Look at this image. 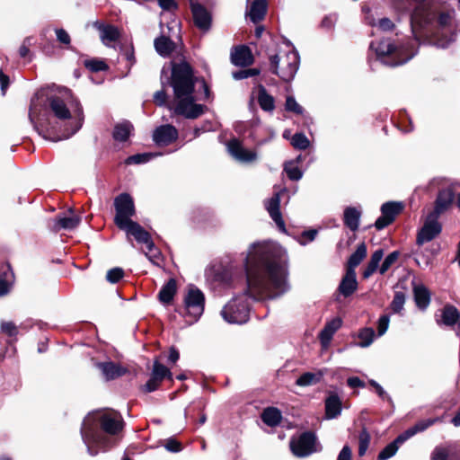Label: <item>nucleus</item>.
<instances>
[{
	"instance_id": "f257e3e1",
	"label": "nucleus",
	"mask_w": 460,
	"mask_h": 460,
	"mask_svg": "<svg viewBox=\"0 0 460 460\" xmlns=\"http://www.w3.org/2000/svg\"><path fill=\"white\" fill-rule=\"evenodd\" d=\"M243 256L246 274V293L232 298L221 310L223 319L234 324L249 320V298L275 299L290 289L288 283V254L277 243H254Z\"/></svg>"
},
{
	"instance_id": "f03ea898",
	"label": "nucleus",
	"mask_w": 460,
	"mask_h": 460,
	"mask_svg": "<svg viewBox=\"0 0 460 460\" xmlns=\"http://www.w3.org/2000/svg\"><path fill=\"white\" fill-rule=\"evenodd\" d=\"M84 119L82 105L67 88L49 96L41 89L31 100L29 119L45 139L69 138L82 128Z\"/></svg>"
},
{
	"instance_id": "7ed1b4c3",
	"label": "nucleus",
	"mask_w": 460,
	"mask_h": 460,
	"mask_svg": "<svg viewBox=\"0 0 460 460\" xmlns=\"http://www.w3.org/2000/svg\"><path fill=\"white\" fill-rule=\"evenodd\" d=\"M164 78L167 79L168 84L173 91L172 110L174 114L194 119L204 113L206 106L197 103L195 84L198 78L194 75L193 69L188 62L173 60L167 66H164L161 71L163 85Z\"/></svg>"
},
{
	"instance_id": "20e7f679",
	"label": "nucleus",
	"mask_w": 460,
	"mask_h": 460,
	"mask_svg": "<svg viewBox=\"0 0 460 460\" xmlns=\"http://www.w3.org/2000/svg\"><path fill=\"white\" fill-rule=\"evenodd\" d=\"M98 425L108 435H116L123 428L121 416L117 412H96L86 416L81 427V436L90 456H96L100 450L106 451L113 439L103 435Z\"/></svg>"
},
{
	"instance_id": "39448f33",
	"label": "nucleus",
	"mask_w": 460,
	"mask_h": 460,
	"mask_svg": "<svg viewBox=\"0 0 460 460\" xmlns=\"http://www.w3.org/2000/svg\"><path fill=\"white\" fill-rule=\"evenodd\" d=\"M369 48L381 63L390 66L403 65L417 54L412 44L396 46L390 39L372 41Z\"/></svg>"
},
{
	"instance_id": "423d86ee",
	"label": "nucleus",
	"mask_w": 460,
	"mask_h": 460,
	"mask_svg": "<svg viewBox=\"0 0 460 460\" xmlns=\"http://www.w3.org/2000/svg\"><path fill=\"white\" fill-rule=\"evenodd\" d=\"M454 12L441 13L438 19V31L428 39V43L437 48L446 49L455 41L456 34L460 31L458 24L453 17Z\"/></svg>"
},
{
	"instance_id": "0eeeda50",
	"label": "nucleus",
	"mask_w": 460,
	"mask_h": 460,
	"mask_svg": "<svg viewBox=\"0 0 460 460\" xmlns=\"http://www.w3.org/2000/svg\"><path fill=\"white\" fill-rule=\"evenodd\" d=\"M300 58L296 49L288 50L285 55L276 54L270 57L271 73L279 76L283 81L294 79L298 67Z\"/></svg>"
},
{
	"instance_id": "6e6552de",
	"label": "nucleus",
	"mask_w": 460,
	"mask_h": 460,
	"mask_svg": "<svg viewBox=\"0 0 460 460\" xmlns=\"http://www.w3.org/2000/svg\"><path fill=\"white\" fill-rule=\"evenodd\" d=\"M185 316L190 318L191 323L197 322L204 313L205 295L197 287L191 285L183 298Z\"/></svg>"
},
{
	"instance_id": "1a4fd4ad",
	"label": "nucleus",
	"mask_w": 460,
	"mask_h": 460,
	"mask_svg": "<svg viewBox=\"0 0 460 460\" xmlns=\"http://www.w3.org/2000/svg\"><path fill=\"white\" fill-rule=\"evenodd\" d=\"M116 215L114 222L119 228L126 227L133 222L131 217L135 215V205L133 199L128 193H121L114 199Z\"/></svg>"
},
{
	"instance_id": "9d476101",
	"label": "nucleus",
	"mask_w": 460,
	"mask_h": 460,
	"mask_svg": "<svg viewBox=\"0 0 460 460\" xmlns=\"http://www.w3.org/2000/svg\"><path fill=\"white\" fill-rule=\"evenodd\" d=\"M290 449L297 457H306L316 452V437L312 432H304L290 440Z\"/></svg>"
},
{
	"instance_id": "9b49d317",
	"label": "nucleus",
	"mask_w": 460,
	"mask_h": 460,
	"mask_svg": "<svg viewBox=\"0 0 460 460\" xmlns=\"http://www.w3.org/2000/svg\"><path fill=\"white\" fill-rule=\"evenodd\" d=\"M438 217L429 214L424 221L422 227L417 234L416 243L418 245H423L435 239L442 231V226Z\"/></svg>"
},
{
	"instance_id": "f8f14e48",
	"label": "nucleus",
	"mask_w": 460,
	"mask_h": 460,
	"mask_svg": "<svg viewBox=\"0 0 460 460\" xmlns=\"http://www.w3.org/2000/svg\"><path fill=\"white\" fill-rule=\"evenodd\" d=\"M403 208V205L401 202L388 201L381 206L380 216L375 222V227L377 230H382L392 224L396 216L401 213Z\"/></svg>"
},
{
	"instance_id": "ddd939ff",
	"label": "nucleus",
	"mask_w": 460,
	"mask_h": 460,
	"mask_svg": "<svg viewBox=\"0 0 460 460\" xmlns=\"http://www.w3.org/2000/svg\"><path fill=\"white\" fill-rule=\"evenodd\" d=\"M226 147L231 156L239 163L250 164L257 160L256 151L245 148L236 138L228 141Z\"/></svg>"
},
{
	"instance_id": "4468645a",
	"label": "nucleus",
	"mask_w": 460,
	"mask_h": 460,
	"mask_svg": "<svg viewBox=\"0 0 460 460\" xmlns=\"http://www.w3.org/2000/svg\"><path fill=\"white\" fill-rule=\"evenodd\" d=\"M178 130L170 124L161 125L153 132V141L159 146H166L176 141L178 138Z\"/></svg>"
},
{
	"instance_id": "2eb2a0df",
	"label": "nucleus",
	"mask_w": 460,
	"mask_h": 460,
	"mask_svg": "<svg viewBox=\"0 0 460 460\" xmlns=\"http://www.w3.org/2000/svg\"><path fill=\"white\" fill-rule=\"evenodd\" d=\"M190 3L195 25L202 31H208L211 25L210 13L196 0H190Z\"/></svg>"
},
{
	"instance_id": "dca6fc26",
	"label": "nucleus",
	"mask_w": 460,
	"mask_h": 460,
	"mask_svg": "<svg viewBox=\"0 0 460 460\" xmlns=\"http://www.w3.org/2000/svg\"><path fill=\"white\" fill-rule=\"evenodd\" d=\"M454 198L455 194L451 188H446L439 190L435 201L434 209L430 214L439 217L441 214L446 212L451 207Z\"/></svg>"
},
{
	"instance_id": "f3484780",
	"label": "nucleus",
	"mask_w": 460,
	"mask_h": 460,
	"mask_svg": "<svg viewBox=\"0 0 460 460\" xmlns=\"http://www.w3.org/2000/svg\"><path fill=\"white\" fill-rule=\"evenodd\" d=\"M231 62L236 66H249L253 61V55L249 47L241 45L234 47L231 51Z\"/></svg>"
},
{
	"instance_id": "a211bd4d",
	"label": "nucleus",
	"mask_w": 460,
	"mask_h": 460,
	"mask_svg": "<svg viewBox=\"0 0 460 460\" xmlns=\"http://www.w3.org/2000/svg\"><path fill=\"white\" fill-rule=\"evenodd\" d=\"M280 193H275L270 199L267 200L265 206L269 212L271 219L275 222L279 229L282 232H286L285 223L282 218L280 210Z\"/></svg>"
},
{
	"instance_id": "6ab92c4d",
	"label": "nucleus",
	"mask_w": 460,
	"mask_h": 460,
	"mask_svg": "<svg viewBox=\"0 0 460 460\" xmlns=\"http://www.w3.org/2000/svg\"><path fill=\"white\" fill-rule=\"evenodd\" d=\"M81 222L79 216L69 214V215H59L53 219L51 229L54 232H59L60 230H73L78 226Z\"/></svg>"
},
{
	"instance_id": "aec40b11",
	"label": "nucleus",
	"mask_w": 460,
	"mask_h": 460,
	"mask_svg": "<svg viewBox=\"0 0 460 460\" xmlns=\"http://www.w3.org/2000/svg\"><path fill=\"white\" fill-rule=\"evenodd\" d=\"M95 366L108 381L116 379L127 373V368L112 361L98 362Z\"/></svg>"
},
{
	"instance_id": "412c9836",
	"label": "nucleus",
	"mask_w": 460,
	"mask_h": 460,
	"mask_svg": "<svg viewBox=\"0 0 460 460\" xmlns=\"http://www.w3.org/2000/svg\"><path fill=\"white\" fill-rule=\"evenodd\" d=\"M427 4H420L416 6L411 15V24L412 28V32L415 36V41H419L418 36L415 32V26H422L426 24L430 20V14L427 9Z\"/></svg>"
},
{
	"instance_id": "4be33fe9",
	"label": "nucleus",
	"mask_w": 460,
	"mask_h": 460,
	"mask_svg": "<svg viewBox=\"0 0 460 460\" xmlns=\"http://www.w3.org/2000/svg\"><path fill=\"white\" fill-rule=\"evenodd\" d=\"M125 231L128 235H131L138 243L146 244L152 242L151 236L138 223L133 221L127 225L126 227L120 228Z\"/></svg>"
},
{
	"instance_id": "5701e85b",
	"label": "nucleus",
	"mask_w": 460,
	"mask_h": 460,
	"mask_svg": "<svg viewBox=\"0 0 460 460\" xmlns=\"http://www.w3.org/2000/svg\"><path fill=\"white\" fill-rule=\"evenodd\" d=\"M358 288V281L356 272L352 270H347L345 276L342 278L338 290L345 297L351 296Z\"/></svg>"
},
{
	"instance_id": "b1692460",
	"label": "nucleus",
	"mask_w": 460,
	"mask_h": 460,
	"mask_svg": "<svg viewBox=\"0 0 460 460\" xmlns=\"http://www.w3.org/2000/svg\"><path fill=\"white\" fill-rule=\"evenodd\" d=\"M341 325L342 320L340 317H335L327 322L319 335L322 344L324 346L328 345L334 333L341 327Z\"/></svg>"
},
{
	"instance_id": "393cba45",
	"label": "nucleus",
	"mask_w": 460,
	"mask_h": 460,
	"mask_svg": "<svg viewBox=\"0 0 460 460\" xmlns=\"http://www.w3.org/2000/svg\"><path fill=\"white\" fill-rule=\"evenodd\" d=\"M361 210L355 207H347L343 213V223L351 231H357L359 226Z\"/></svg>"
},
{
	"instance_id": "a878e982",
	"label": "nucleus",
	"mask_w": 460,
	"mask_h": 460,
	"mask_svg": "<svg viewBox=\"0 0 460 460\" xmlns=\"http://www.w3.org/2000/svg\"><path fill=\"white\" fill-rule=\"evenodd\" d=\"M14 281V275L9 264L4 266L0 272V297L7 295Z\"/></svg>"
},
{
	"instance_id": "bb28decb",
	"label": "nucleus",
	"mask_w": 460,
	"mask_h": 460,
	"mask_svg": "<svg viewBox=\"0 0 460 460\" xmlns=\"http://www.w3.org/2000/svg\"><path fill=\"white\" fill-rule=\"evenodd\" d=\"M177 292V283L174 279H170L166 283L163 285L159 293L158 298L164 305H169Z\"/></svg>"
},
{
	"instance_id": "cd10ccee",
	"label": "nucleus",
	"mask_w": 460,
	"mask_h": 460,
	"mask_svg": "<svg viewBox=\"0 0 460 460\" xmlns=\"http://www.w3.org/2000/svg\"><path fill=\"white\" fill-rule=\"evenodd\" d=\"M341 412V401L337 394H331L325 400V416L332 420L337 418Z\"/></svg>"
},
{
	"instance_id": "c85d7f7f",
	"label": "nucleus",
	"mask_w": 460,
	"mask_h": 460,
	"mask_svg": "<svg viewBox=\"0 0 460 460\" xmlns=\"http://www.w3.org/2000/svg\"><path fill=\"white\" fill-rule=\"evenodd\" d=\"M257 102L261 109L267 112H272L275 109V99L267 93L262 84L258 85Z\"/></svg>"
},
{
	"instance_id": "c756f323",
	"label": "nucleus",
	"mask_w": 460,
	"mask_h": 460,
	"mask_svg": "<svg viewBox=\"0 0 460 460\" xmlns=\"http://www.w3.org/2000/svg\"><path fill=\"white\" fill-rule=\"evenodd\" d=\"M266 12H267V1L266 0H253L251 4L248 15H249L250 20L253 23H257L264 18Z\"/></svg>"
},
{
	"instance_id": "7c9ffc66",
	"label": "nucleus",
	"mask_w": 460,
	"mask_h": 460,
	"mask_svg": "<svg viewBox=\"0 0 460 460\" xmlns=\"http://www.w3.org/2000/svg\"><path fill=\"white\" fill-rule=\"evenodd\" d=\"M460 314L458 310L450 305H446L441 313V320H437L438 324L443 323L446 326H453L458 323Z\"/></svg>"
},
{
	"instance_id": "2f4dec72",
	"label": "nucleus",
	"mask_w": 460,
	"mask_h": 460,
	"mask_svg": "<svg viewBox=\"0 0 460 460\" xmlns=\"http://www.w3.org/2000/svg\"><path fill=\"white\" fill-rule=\"evenodd\" d=\"M416 305L425 310L430 303V293L423 285L415 286L413 288Z\"/></svg>"
},
{
	"instance_id": "473e14b6",
	"label": "nucleus",
	"mask_w": 460,
	"mask_h": 460,
	"mask_svg": "<svg viewBox=\"0 0 460 460\" xmlns=\"http://www.w3.org/2000/svg\"><path fill=\"white\" fill-rule=\"evenodd\" d=\"M406 440L400 434L394 441L389 443L387 446L385 447L384 449L380 451L378 454L377 459L378 460H387L394 456L396 452L399 449V447L403 444Z\"/></svg>"
},
{
	"instance_id": "72a5a7b5",
	"label": "nucleus",
	"mask_w": 460,
	"mask_h": 460,
	"mask_svg": "<svg viewBox=\"0 0 460 460\" xmlns=\"http://www.w3.org/2000/svg\"><path fill=\"white\" fill-rule=\"evenodd\" d=\"M383 257V249H377L372 253L370 260L362 274L364 279H368L377 270L379 263L382 261Z\"/></svg>"
},
{
	"instance_id": "f704fd0d",
	"label": "nucleus",
	"mask_w": 460,
	"mask_h": 460,
	"mask_svg": "<svg viewBox=\"0 0 460 460\" xmlns=\"http://www.w3.org/2000/svg\"><path fill=\"white\" fill-rule=\"evenodd\" d=\"M437 421V419H428V420H421L418 421L415 425L406 429L404 432L402 433V436L404 438L405 440H408L414 435H416L419 432H422L426 430L429 427L433 425Z\"/></svg>"
},
{
	"instance_id": "c9c22d12",
	"label": "nucleus",
	"mask_w": 460,
	"mask_h": 460,
	"mask_svg": "<svg viewBox=\"0 0 460 460\" xmlns=\"http://www.w3.org/2000/svg\"><path fill=\"white\" fill-rule=\"evenodd\" d=\"M367 245L365 243H361L358 245L356 251L349 256L348 260V269L355 270V268L358 267L361 261L367 256Z\"/></svg>"
},
{
	"instance_id": "e433bc0d",
	"label": "nucleus",
	"mask_w": 460,
	"mask_h": 460,
	"mask_svg": "<svg viewBox=\"0 0 460 460\" xmlns=\"http://www.w3.org/2000/svg\"><path fill=\"white\" fill-rule=\"evenodd\" d=\"M133 130V126L128 121H123L117 124L113 130V138L116 141L125 142L129 137Z\"/></svg>"
},
{
	"instance_id": "4c0bfd02",
	"label": "nucleus",
	"mask_w": 460,
	"mask_h": 460,
	"mask_svg": "<svg viewBox=\"0 0 460 460\" xmlns=\"http://www.w3.org/2000/svg\"><path fill=\"white\" fill-rule=\"evenodd\" d=\"M154 44L157 53L163 57L169 56L174 49L173 41L165 36L155 39Z\"/></svg>"
},
{
	"instance_id": "58836bf2",
	"label": "nucleus",
	"mask_w": 460,
	"mask_h": 460,
	"mask_svg": "<svg viewBox=\"0 0 460 460\" xmlns=\"http://www.w3.org/2000/svg\"><path fill=\"white\" fill-rule=\"evenodd\" d=\"M281 418V412L274 407L266 408L261 413L262 421L270 427H276L279 425Z\"/></svg>"
},
{
	"instance_id": "ea45409f",
	"label": "nucleus",
	"mask_w": 460,
	"mask_h": 460,
	"mask_svg": "<svg viewBox=\"0 0 460 460\" xmlns=\"http://www.w3.org/2000/svg\"><path fill=\"white\" fill-rule=\"evenodd\" d=\"M323 376V373L322 371H318L316 373L305 372L296 379V385L298 386H309L315 385L321 381Z\"/></svg>"
},
{
	"instance_id": "a19ab883",
	"label": "nucleus",
	"mask_w": 460,
	"mask_h": 460,
	"mask_svg": "<svg viewBox=\"0 0 460 460\" xmlns=\"http://www.w3.org/2000/svg\"><path fill=\"white\" fill-rule=\"evenodd\" d=\"M358 338L360 340V341L357 345L360 348H367L374 341L375 331L370 327L363 328L359 331Z\"/></svg>"
},
{
	"instance_id": "79ce46f5",
	"label": "nucleus",
	"mask_w": 460,
	"mask_h": 460,
	"mask_svg": "<svg viewBox=\"0 0 460 460\" xmlns=\"http://www.w3.org/2000/svg\"><path fill=\"white\" fill-rule=\"evenodd\" d=\"M153 376H156L157 378L161 379L162 381L167 377L168 379H172V375L168 367H166L164 365L161 364L159 360L156 358L154 361L152 373Z\"/></svg>"
},
{
	"instance_id": "37998d69",
	"label": "nucleus",
	"mask_w": 460,
	"mask_h": 460,
	"mask_svg": "<svg viewBox=\"0 0 460 460\" xmlns=\"http://www.w3.org/2000/svg\"><path fill=\"white\" fill-rule=\"evenodd\" d=\"M119 36V33L117 28L112 25H108L101 33L100 38L103 44L109 45V43L116 41Z\"/></svg>"
},
{
	"instance_id": "c03bdc74",
	"label": "nucleus",
	"mask_w": 460,
	"mask_h": 460,
	"mask_svg": "<svg viewBox=\"0 0 460 460\" xmlns=\"http://www.w3.org/2000/svg\"><path fill=\"white\" fill-rule=\"evenodd\" d=\"M284 171L291 181H299L303 177V172L295 164V161L285 163Z\"/></svg>"
},
{
	"instance_id": "a18cd8bd",
	"label": "nucleus",
	"mask_w": 460,
	"mask_h": 460,
	"mask_svg": "<svg viewBox=\"0 0 460 460\" xmlns=\"http://www.w3.org/2000/svg\"><path fill=\"white\" fill-rule=\"evenodd\" d=\"M146 247L147 252H146L145 254L148 260L155 265H160L163 261L162 254L159 249L155 246L154 242L152 241Z\"/></svg>"
},
{
	"instance_id": "49530a36",
	"label": "nucleus",
	"mask_w": 460,
	"mask_h": 460,
	"mask_svg": "<svg viewBox=\"0 0 460 460\" xmlns=\"http://www.w3.org/2000/svg\"><path fill=\"white\" fill-rule=\"evenodd\" d=\"M160 154H153V153H143L137 154L131 156H128L126 159L127 164H141L149 162L152 158L156 157Z\"/></svg>"
},
{
	"instance_id": "de8ad7c7",
	"label": "nucleus",
	"mask_w": 460,
	"mask_h": 460,
	"mask_svg": "<svg viewBox=\"0 0 460 460\" xmlns=\"http://www.w3.org/2000/svg\"><path fill=\"white\" fill-rule=\"evenodd\" d=\"M291 145L299 150H305L310 146L308 137L304 133H295L291 138Z\"/></svg>"
},
{
	"instance_id": "09e8293b",
	"label": "nucleus",
	"mask_w": 460,
	"mask_h": 460,
	"mask_svg": "<svg viewBox=\"0 0 460 460\" xmlns=\"http://www.w3.org/2000/svg\"><path fill=\"white\" fill-rule=\"evenodd\" d=\"M370 434L366 428H363L358 436V455L364 456L370 443Z\"/></svg>"
},
{
	"instance_id": "8fccbe9b",
	"label": "nucleus",
	"mask_w": 460,
	"mask_h": 460,
	"mask_svg": "<svg viewBox=\"0 0 460 460\" xmlns=\"http://www.w3.org/2000/svg\"><path fill=\"white\" fill-rule=\"evenodd\" d=\"M400 252L394 251L389 253L384 260L383 263L379 268V272L381 275H384L399 259Z\"/></svg>"
},
{
	"instance_id": "3c124183",
	"label": "nucleus",
	"mask_w": 460,
	"mask_h": 460,
	"mask_svg": "<svg viewBox=\"0 0 460 460\" xmlns=\"http://www.w3.org/2000/svg\"><path fill=\"white\" fill-rule=\"evenodd\" d=\"M404 304L405 294L402 291H396L390 305L391 310L393 313L398 314L403 309Z\"/></svg>"
},
{
	"instance_id": "603ef678",
	"label": "nucleus",
	"mask_w": 460,
	"mask_h": 460,
	"mask_svg": "<svg viewBox=\"0 0 460 460\" xmlns=\"http://www.w3.org/2000/svg\"><path fill=\"white\" fill-rule=\"evenodd\" d=\"M215 279L222 284H228L232 279V273L226 267H218L216 270Z\"/></svg>"
},
{
	"instance_id": "864d4df0",
	"label": "nucleus",
	"mask_w": 460,
	"mask_h": 460,
	"mask_svg": "<svg viewBox=\"0 0 460 460\" xmlns=\"http://www.w3.org/2000/svg\"><path fill=\"white\" fill-rule=\"evenodd\" d=\"M261 73L260 69L258 68H247L239 70L233 73V78L234 80H243L246 79L248 77L256 76Z\"/></svg>"
},
{
	"instance_id": "5fc2aeb1",
	"label": "nucleus",
	"mask_w": 460,
	"mask_h": 460,
	"mask_svg": "<svg viewBox=\"0 0 460 460\" xmlns=\"http://www.w3.org/2000/svg\"><path fill=\"white\" fill-rule=\"evenodd\" d=\"M123 276L124 270L119 267H116L108 270L106 274V279L110 283L115 284L119 282L123 278Z\"/></svg>"
},
{
	"instance_id": "6e6d98bb",
	"label": "nucleus",
	"mask_w": 460,
	"mask_h": 460,
	"mask_svg": "<svg viewBox=\"0 0 460 460\" xmlns=\"http://www.w3.org/2000/svg\"><path fill=\"white\" fill-rule=\"evenodd\" d=\"M84 66L93 72L104 71L107 69V65L103 61L94 58L85 60Z\"/></svg>"
},
{
	"instance_id": "4d7b16f0",
	"label": "nucleus",
	"mask_w": 460,
	"mask_h": 460,
	"mask_svg": "<svg viewBox=\"0 0 460 460\" xmlns=\"http://www.w3.org/2000/svg\"><path fill=\"white\" fill-rule=\"evenodd\" d=\"M285 108L288 111H292L296 114L303 113V108L297 103V102L293 96L287 97Z\"/></svg>"
},
{
	"instance_id": "13d9d810",
	"label": "nucleus",
	"mask_w": 460,
	"mask_h": 460,
	"mask_svg": "<svg viewBox=\"0 0 460 460\" xmlns=\"http://www.w3.org/2000/svg\"><path fill=\"white\" fill-rule=\"evenodd\" d=\"M0 327L1 331L9 337H16L18 334V328L13 322H2Z\"/></svg>"
},
{
	"instance_id": "bf43d9fd",
	"label": "nucleus",
	"mask_w": 460,
	"mask_h": 460,
	"mask_svg": "<svg viewBox=\"0 0 460 460\" xmlns=\"http://www.w3.org/2000/svg\"><path fill=\"white\" fill-rule=\"evenodd\" d=\"M162 380L157 378L156 376H153L151 374V377L148 379V381L146 383V385L143 386V391L146 393H151L158 389L160 386Z\"/></svg>"
},
{
	"instance_id": "052dcab7",
	"label": "nucleus",
	"mask_w": 460,
	"mask_h": 460,
	"mask_svg": "<svg viewBox=\"0 0 460 460\" xmlns=\"http://www.w3.org/2000/svg\"><path fill=\"white\" fill-rule=\"evenodd\" d=\"M389 323L390 316L388 314H384L380 316L377 322L378 336H383L386 332L389 327Z\"/></svg>"
},
{
	"instance_id": "680f3d73",
	"label": "nucleus",
	"mask_w": 460,
	"mask_h": 460,
	"mask_svg": "<svg viewBox=\"0 0 460 460\" xmlns=\"http://www.w3.org/2000/svg\"><path fill=\"white\" fill-rule=\"evenodd\" d=\"M338 21V15L336 13H330L323 19L321 26L325 30L333 29L334 25Z\"/></svg>"
},
{
	"instance_id": "e2e57ef3",
	"label": "nucleus",
	"mask_w": 460,
	"mask_h": 460,
	"mask_svg": "<svg viewBox=\"0 0 460 460\" xmlns=\"http://www.w3.org/2000/svg\"><path fill=\"white\" fill-rule=\"evenodd\" d=\"M164 447L167 451L172 453H178L182 450L181 444L175 438H169L165 441Z\"/></svg>"
},
{
	"instance_id": "0e129e2a",
	"label": "nucleus",
	"mask_w": 460,
	"mask_h": 460,
	"mask_svg": "<svg viewBox=\"0 0 460 460\" xmlns=\"http://www.w3.org/2000/svg\"><path fill=\"white\" fill-rule=\"evenodd\" d=\"M317 235V231L314 229L304 231L300 236L299 243L306 245L308 243L314 241Z\"/></svg>"
},
{
	"instance_id": "69168bd1",
	"label": "nucleus",
	"mask_w": 460,
	"mask_h": 460,
	"mask_svg": "<svg viewBox=\"0 0 460 460\" xmlns=\"http://www.w3.org/2000/svg\"><path fill=\"white\" fill-rule=\"evenodd\" d=\"M432 460H447L448 453L446 448L436 447L432 453Z\"/></svg>"
},
{
	"instance_id": "338daca9",
	"label": "nucleus",
	"mask_w": 460,
	"mask_h": 460,
	"mask_svg": "<svg viewBox=\"0 0 460 460\" xmlns=\"http://www.w3.org/2000/svg\"><path fill=\"white\" fill-rule=\"evenodd\" d=\"M56 35L58 40L65 45L70 44V36L64 29H56Z\"/></svg>"
},
{
	"instance_id": "774afa93",
	"label": "nucleus",
	"mask_w": 460,
	"mask_h": 460,
	"mask_svg": "<svg viewBox=\"0 0 460 460\" xmlns=\"http://www.w3.org/2000/svg\"><path fill=\"white\" fill-rule=\"evenodd\" d=\"M31 45V39L26 38L19 49V55L21 58H24L29 55V53H30L29 47Z\"/></svg>"
}]
</instances>
